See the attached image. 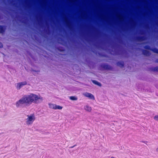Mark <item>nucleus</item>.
I'll return each instance as SVG.
<instances>
[{"instance_id":"f257e3e1","label":"nucleus","mask_w":158,"mask_h":158,"mask_svg":"<svg viewBox=\"0 0 158 158\" xmlns=\"http://www.w3.org/2000/svg\"><path fill=\"white\" fill-rule=\"evenodd\" d=\"M43 98L39 97L38 95L31 93L29 95L23 96L16 103L17 107H19L22 105L29 106L32 103H38L42 101Z\"/></svg>"},{"instance_id":"f03ea898","label":"nucleus","mask_w":158,"mask_h":158,"mask_svg":"<svg viewBox=\"0 0 158 158\" xmlns=\"http://www.w3.org/2000/svg\"><path fill=\"white\" fill-rule=\"evenodd\" d=\"M28 118L26 119V123L28 125L31 124L35 120V117L34 114H32L30 115L27 116Z\"/></svg>"},{"instance_id":"7ed1b4c3","label":"nucleus","mask_w":158,"mask_h":158,"mask_svg":"<svg viewBox=\"0 0 158 158\" xmlns=\"http://www.w3.org/2000/svg\"><path fill=\"white\" fill-rule=\"evenodd\" d=\"M27 84V83L25 81L18 83L17 88L18 89H19L23 86L26 85Z\"/></svg>"},{"instance_id":"20e7f679","label":"nucleus","mask_w":158,"mask_h":158,"mask_svg":"<svg viewBox=\"0 0 158 158\" xmlns=\"http://www.w3.org/2000/svg\"><path fill=\"white\" fill-rule=\"evenodd\" d=\"M83 95L86 97H88L90 99H94L95 98L94 96L91 93L86 92Z\"/></svg>"},{"instance_id":"39448f33","label":"nucleus","mask_w":158,"mask_h":158,"mask_svg":"<svg viewBox=\"0 0 158 158\" xmlns=\"http://www.w3.org/2000/svg\"><path fill=\"white\" fill-rule=\"evenodd\" d=\"M101 67L106 70H111L112 69L111 67L107 64H102Z\"/></svg>"},{"instance_id":"423d86ee","label":"nucleus","mask_w":158,"mask_h":158,"mask_svg":"<svg viewBox=\"0 0 158 158\" xmlns=\"http://www.w3.org/2000/svg\"><path fill=\"white\" fill-rule=\"evenodd\" d=\"M143 54L146 56H149L150 55L151 53L150 52L146 50H142Z\"/></svg>"},{"instance_id":"0eeeda50","label":"nucleus","mask_w":158,"mask_h":158,"mask_svg":"<svg viewBox=\"0 0 158 158\" xmlns=\"http://www.w3.org/2000/svg\"><path fill=\"white\" fill-rule=\"evenodd\" d=\"M5 31V27L3 26L0 25V33H3Z\"/></svg>"},{"instance_id":"6e6552de","label":"nucleus","mask_w":158,"mask_h":158,"mask_svg":"<svg viewBox=\"0 0 158 158\" xmlns=\"http://www.w3.org/2000/svg\"><path fill=\"white\" fill-rule=\"evenodd\" d=\"M117 64L118 66L122 68L124 66V64L123 61H118L117 63Z\"/></svg>"},{"instance_id":"1a4fd4ad","label":"nucleus","mask_w":158,"mask_h":158,"mask_svg":"<svg viewBox=\"0 0 158 158\" xmlns=\"http://www.w3.org/2000/svg\"><path fill=\"white\" fill-rule=\"evenodd\" d=\"M85 109L87 111L90 112L92 110V108L91 107L88 106H86L85 107Z\"/></svg>"},{"instance_id":"9d476101","label":"nucleus","mask_w":158,"mask_h":158,"mask_svg":"<svg viewBox=\"0 0 158 158\" xmlns=\"http://www.w3.org/2000/svg\"><path fill=\"white\" fill-rule=\"evenodd\" d=\"M56 105L53 104H49V106L50 108L53 109L55 110Z\"/></svg>"},{"instance_id":"9b49d317","label":"nucleus","mask_w":158,"mask_h":158,"mask_svg":"<svg viewBox=\"0 0 158 158\" xmlns=\"http://www.w3.org/2000/svg\"><path fill=\"white\" fill-rule=\"evenodd\" d=\"M151 51L154 53L158 54V49L156 48H152Z\"/></svg>"},{"instance_id":"f8f14e48","label":"nucleus","mask_w":158,"mask_h":158,"mask_svg":"<svg viewBox=\"0 0 158 158\" xmlns=\"http://www.w3.org/2000/svg\"><path fill=\"white\" fill-rule=\"evenodd\" d=\"M92 82H93V83H94V84L96 85H98L99 86H101V84L99 82H98L97 81H95V80H93L92 81Z\"/></svg>"},{"instance_id":"ddd939ff","label":"nucleus","mask_w":158,"mask_h":158,"mask_svg":"<svg viewBox=\"0 0 158 158\" xmlns=\"http://www.w3.org/2000/svg\"><path fill=\"white\" fill-rule=\"evenodd\" d=\"M144 39L143 36H138L137 37V40H143Z\"/></svg>"},{"instance_id":"4468645a","label":"nucleus","mask_w":158,"mask_h":158,"mask_svg":"<svg viewBox=\"0 0 158 158\" xmlns=\"http://www.w3.org/2000/svg\"><path fill=\"white\" fill-rule=\"evenodd\" d=\"M69 98L72 100H77V97L73 96L70 97Z\"/></svg>"},{"instance_id":"2eb2a0df","label":"nucleus","mask_w":158,"mask_h":158,"mask_svg":"<svg viewBox=\"0 0 158 158\" xmlns=\"http://www.w3.org/2000/svg\"><path fill=\"white\" fill-rule=\"evenodd\" d=\"M56 108L55 110L58 109V110H61L62 108V107L59 105H56Z\"/></svg>"},{"instance_id":"dca6fc26","label":"nucleus","mask_w":158,"mask_h":158,"mask_svg":"<svg viewBox=\"0 0 158 158\" xmlns=\"http://www.w3.org/2000/svg\"><path fill=\"white\" fill-rule=\"evenodd\" d=\"M152 70L154 71L158 72V66L152 68Z\"/></svg>"},{"instance_id":"f3484780","label":"nucleus","mask_w":158,"mask_h":158,"mask_svg":"<svg viewBox=\"0 0 158 158\" xmlns=\"http://www.w3.org/2000/svg\"><path fill=\"white\" fill-rule=\"evenodd\" d=\"M144 48L145 49L149 50L151 51L152 48H150V47L149 45H146L144 46Z\"/></svg>"},{"instance_id":"a211bd4d","label":"nucleus","mask_w":158,"mask_h":158,"mask_svg":"<svg viewBox=\"0 0 158 158\" xmlns=\"http://www.w3.org/2000/svg\"><path fill=\"white\" fill-rule=\"evenodd\" d=\"M154 118L156 120L158 121V115L155 116Z\"/></svg>"},{"instance_id":"6ab92c4d","label":"nucleus","mask_w":158,"mask_h":158,"mask_svg":"<svg viewBox=\"0 0 158 158\" xmlns=\"http://www.w3.org/2000/svg\"><path fill=\"white\" fill-rule=\"evenodd\" d=\"M3 44H2L0 42V48H2L3 47Z\"/></svg>"},{"instance_id":"aec40b11","label":"nucleus","mask_w":158,"mask_h":158,"mask_svg":"<svg viewBox=\"0 0 158 158\" xmlns=\"http://www.w3.org/2000/svg\"><path fill=\"white\" fill-rule=\"evenodd\" d=\"M156 62L158 63V59H157L156 60Z\"/></svg>"},{"instance_id":"412c9836","label":"nucleus","mask_w":158,"mask_h":158,"mask_svg":"<svg viewBox=\"0 0 158 158\" xmlns=\"http://www.w3.org/2000/svg\"><path fill=\"white\" fill-rule=\"evenodd\" d=\"M146 142L145 141H142V142H143V143H146Z\"/></svg>"}]
</instances>
